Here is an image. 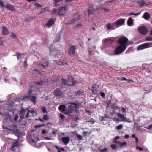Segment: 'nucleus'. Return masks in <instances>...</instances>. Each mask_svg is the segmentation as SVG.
Segmentation results:
<instances>
[{"label": "nucleus", "instance_id": "774afa93", "mask_svg": "<svg viewBox=\"0 0 152 152\" xmlns=\"http://www.w3.org/2000/svg\"><path fill=\"white\" fill-rule=\"evenodd\" d=\"M45 10V9H43L41 11V12H40V14H42L43 13V12H44Z\"/></svg>", "mask_w": 152, "mask_h": 152}, {"label": "nucleus", "instance_id": "393cba45", "mask_svg": "<svg viewBox=\"0 0 152 152\" xmlns=\"http://www.w3.org/2000/svg\"><path fill=\"white\" fill-rule=\"evenodd\" d=\"M69 82H70V85H69V87L67 88V89H70L71 88L72 86H74L75 87V86L77 85V82L76 81L74 80H69Z\"/></svg>", "mask_w": 152, "mask_h": 152}, {"label": "nucleus", "instance_id": "e2e57ef3", "mask_svg": "<svg viewBox=\"0 0 152 152\" xmlns=\"http://www.w3.org/2000/svg\"><path fill=\"white\" fill-rule=\"evenodd\" d=\"M124 138L125 139H128L129 138V136L128 135L126 134Z\"/></svg>", "mask_w": 152, "mask_h": 152}, {"label": "nucleus", "instance_id": "0e129e2a", "mask_svg": "<svg viewBox=\"0 0 152 152\" xmlns=\"http://www.w3.org/2000/svg\"><path fill=\"white\" fill-rule=\"evenodd\" d=\"M45 139L47 140H51V138L50 137H45Z\"/></svg>", "mask_w": 152, "mask_h": 152}, {"label": "nucleus", "instance_id": "72a5a7b5", "mask_svg": "<svg viewBox=\"0 0 152 152\" xmlns=\"http://www.w3.org/2000/svg\"><path fill=\"white\" fill-rule=\"evenodd\" d=\"M83 90H79L77 91V92L75 94L76 96H78L83 95Z\"/></svg>", "mask_w": 152, "mask_h": 152}, {"label": "nucleus", "instance_id": "c85d7f7f", "mask_svg": "<svg viewBox=\"0 0 152 152\" xmlns=\"http://www.w3.org/2000/svg\"><path fill=\"white\" fill-rule=\"evenodd\" d=\"M137 4L140 7H142L145 6L146 4L145 2L143 0H140L137 2Z\"/></svg>", "mask_w": 152, "mask_h": 152}, {"label": "nucleus", "instance_id": "a18cd8bd", "mask_svg": "<svg viewBox=\"0 0 152 152\" xmlns=\"http://www.w3.org/2000/svg\"><path fill=\"white\" fill-rule=\"evenodd\" d=\"M110 106V101L109 102H107L106 106V108L107 110L109 109V107Z\"/></svg>", "mask_w": 152, "mask_h": 152}, {"label": "nucleus", "instance_id": "13d9d810", "mask_svg": "<svg viewBox=\"0 0 152 152\" xmlns=\"http://www.w3.org/2000/svg\"><path fill=\"white\" fill-rule=\"evenodd\" d=\"M104 10L106 12H108L110 11V10L107 8H104Z\"/></svg>", "mask_w": 152, "mask_h": 152}, {"label": "nucleus", "instance_id": "8fccbe9b", "mask_svg": "<svg viewBox=\"0 0 152 152\" xmlns=\"http://www.w3.org/2000/svg\"><path fill=\"white\" fill-rule=\"evenodd\" d=\"M100 94L101 96L104 98H105V94L103 92H100Z\"/></svg>", "mask_w": 152, "mask_h": 152}, {"label": "nucleus", "instance_id": "9b49d317", "mask_svg": "<svg viewBox=\"0 0 152 152\" xmlns=\"http://www.w3.org/2000/svg\"><path fill=\"white\" fill-rule=\"evenodd\" d=\"M104 44L106 47H110L112 45L113 40L111 38H105L103 41Z\"/></svg>", "mask_w": 152, "mask_h": 152}, {"label": "nucleus", "instance_id": "4d7b16f0", "mask_svg": "<svg viewBox=\"0 0 152 152\" xmlns=\"http://www.w3.org/2000/svg\"><path fill=\"white\" fill-rule=\"evenodd\" d=\"M120 110H121V111L123 113L126 112V110L124 108L121 107V109H120Z\"/></svg>", "mask_w": 152, "mask_h": 152}, {"label": "nucleus", "instance_id": "e433bc0d", "mask_svg": "<svg viewBox=\"0 0 152 152\" xmlns=\"http://www.w3.org/2000/svg\"><path fill=\"white\" fill-rule=\"evenodd\" d=\"M127 143L126 142H120L119 145L121 147H122L123 146H126L127 145Z\"/></svg>", "mask_w": 152, "mask_h": 152}, {"label": "nucleus", "instance_id": "bf43d9fd", "mask_svg": "<svg viewBox=\"0 0 152 152\" xmlns=\"http://www.w3.org/2000/svg\"><path fill=\"white\" fill-rule=\"evenodd\" d=\"M136 149H138L139 151H142V149L141 147H139L138 146H137L136 147Z\"/></svg>", "mask_w": 152, "mask_h": 152}, {"label": "nucleus", "instance_id": "473e14b6", "mask_svg": "<svg viewBox=\"0 0 152 152\" xmlns=\"http://www.w3.org/2000/svg\"><path fill=\"white\" fill-rule=\"evenodd\" d=\"M107 117L106 115L104 116H101L100 118V120L101 121H107Z\"/></svg>", "mask_w": 152, "mask_h": 152}, {"label": "nucleus", "instance_id": "0eeeda50", "mask_svg": "<svg viewBox=\"0 0 152 152\" xmlns=\"http://www.w3.org/2000/svg\"><path fill=\"white\" fill-rule=\"evenodd\" d=\"M0 5L1 7H5L9 10L14 11L15 10L14 6L10 4H7L5 6L3 2L1 0H0Z\"/></svg>", "mask_w": 152, "mask_h": 152}, {"label": "nucleus", "instance_id": "20e7f679", "mask_svg": "<svg viewBox=\"0 0 152 152\" xmlns=\"http://www.w3.org/2000/svg\"><path fill=\"white\" fill-rule=\"evenodd\" d=\"M32 91V90H30L29 93L26 95L23 98L21 97V99L25 101H26L29 99H31V101L34 104H35L36 102V97L35 96H32L31 94Z\"/></svg>", "mask_w": 152, "mask_h": 152}, {"label": "nucleus", "instance_id": "5701e85b", "mask_svg": "<svg viewBox=\"0 0 152 152\" xmlns=\"http://www.w3.org/2000/svg\"><path fill=\"white\" fill-rule=\"evenodd\" d=\"M76 47L75 45H73L70 47L69 49L68 52L70 54H73L75 53V50Z\"/></svg>", "mask_w": 152, "mask_h": 152}, {"label": "nucleus", "instance_id": "a211bd4d", "mask_svg": "<svg viewBox=\"0 0 152 152\" xmlns=\"http://www.w3.org/2000/svg\"><path fill=\"white\" fill-rule=\"evenodd\" d=\"M12 146L10 148V150L11 151H15L18 149V147L19 145L18 142V141L16 140L13 142Z\"/></svg>", "mask_w": 152, "mask_h": 152}, {"label": "nucleus", "instance_id": "b1692460", "mask_svg": "<svg viewBox=\"0 0 152 152\" xmlns=\"http://www.w3.org/2000/svg\"><path fill=\"white\" fill-rule=\"evenodd\" d=\"M58 109L62 113L65 114L66 110V106L65 105L63 104L60 105Z\"/></svg>", "mask_w": 152, "mask_h": 152}, {"label": "nucleus", "instance_id": "de8ad7c7", "mask_svg": "<svg viewBox=\"0 0 152 152\" xmlns=\"http://www.w3.org/2000/svg\"><path fill=\"white\" fill-rule=\"evenodd\" d=\"M140 13H134L132 12H131L129 14V15H133L135 16H137L139 15L140 14Z\"/></svg>", "mask_w": 152, "mask_h": 152}, {"label": "nucleus", "instance_id": "338daca9", "mask_svg": "<svg viewBox=\"0 0 152 152\" xmlns=\"http://www.w3.org/2000/svg\"><path fill=\"white\" fill-rule=\"evenodd\" d=\"M63 0H54V1L56 3H57L60 1H62Z\"/></svg>", "mask_w": 152, "mask_h": 152}, {"label": "nucleus", "instance_id": "9d476101", "mask_svg": "<svg viewBox=\"0 0 152 152\" xmlns=\"http://www.w3.org/2000/svg\"><path fill=\"white\" fill-rule=\"evenodd\" d=\"M39 76H41V80L39 81V85H43L44 82L47 81V80L45 79V75L42 74L41 73H40L39 72Z\"/></svg>", "mask_w": 152, "mask_h": 152}, {"label": "nucleus", "instance_id": "6e6d98bb", "mask_svg": "<svg viewBox=\"0 0 152 152\" xmlns=\"http://www.w3.org/2000/svg\"><path fill=\"white\" fill-rule=\"evenodd\" d=\"M60 117L62 119V120H64L65 118L64 115L63 114H60Z\"/></svg>", "mask_w": 152, "mask_h": 152}, {"label": "nucleus", "instance_id": "f3484780", "mask_svg": "<svg viewBox=\"0 0 152 152\" xmlns=\"http://www.w3.org/2000/svg\"><path fill=\"white\" fill-rule=\"evenodd\" d=\"M125 20L124 19H120L117 20L115 22L116 27L118 28L123 25L125 22Z\"/></svg>", "mask_w": 152, "mask_h": 152}, {"label": "nucleus", "instance_id": "39448f33", "mask_svg": "<svg viewBox=\"0 0 152 152\" xmlns=\"http://www.w3.org/2000/svg\"><path fill=\"white\" fill-rule=\"evenodd\" d=\"M31 144L37 148H38V145L37 143V141L38 140L37 133V132L36 133H33L31 134Z\"/></svg>", "mask_w": 152, "mask_h": 152}, {"label": "nucleus", "instance_id": "a19ab883", "mask_svg": "<svg viewBox=\"0 0 152 152\" xmlns=\"http://www.w3.org/2000/svg\"><path fill=\"white\" fill-rule=\"evenodd\" d=\"M90 90L92 91V93L93 94H96V92L95 91H96V89L94 86H92L91 88L90 89Z\"/></svg>", "mask_w": 152, "mask_h": 152}, {"label": "nucleus", "instance_id": "58836bf2", "mask_svg": "<svg viewBox=\"0 0 152 152\" xmlns=\"http://www.w3.org/2000/svg\"><path fill=\"white\" fill-rule=\"evenodd\" d=\"M91 7H89L88 11V13L89 16L92 13V12L94 11V10H91Z\"/></svg>", "mask_w": 152, "mask_h": 152}, {"label": "nucleus", "instance_id": "412c9836", "mask_svg": "<svg viewBox=\"0 0 152 152\" xmlns=\"http://www.w3.org/2000/svg\"><path fill=\"white\" fill-rule=\"evenodd\" d=\"M107 28L108 29H115V28H116V26L115 24V22L112 23H108L107 25Z\"/></svg>", "mask_w": 152, "mask_h": 152}, {"label": "nucleus", "instance_id": "bb28decb", "mask_svg": "<svg viewBox=\"0 0 152 152\" xmlns=\"http://www.w3.org/2000/svg\"><path fill=\"white\" fill-rule=\"evenodd\" d=\"M49 119V116L47 114H45L43 115L42 118H39V120L41 121V122H43L44 121L48 120Z\"/></svg>", "mask_w": 152, "mask_h": 152}, {"label": "nucleus", "instance_id": "49530a36", "mask_svg": "<svg viewBox=\"0 0 152 152\" xmlns=\"http://www.w3.org/2000/svg\"><path fill=\"white\" fill-rule=\"evenodd\" d=\"M121 80L124 81H127L128 83L130 82V80L127 79L126 78L124 77H121Z\"/></svg>", "mask_w": 152, "mask_h": 152}, {"label": "nucleus", "instance_id": "c03bdc74", "mask_svg": "<svg viewBox=\"0 0 152 152\" xmlns=\"http://www.w3.org/2000/svg\"><path fill=\"white\" fill-rule=\"evenodd\" d=\"M145 39L147 41H152V37H148L146 38Z\"/></svg>", "mask_w": 152, "mask_h": 152}, {"label": "nucleus", "instance_id": "a878e982", "mask_svg": "<svg viewBox=\"0 0 152 152\" xmlns=\"http://www.w3.org/2000/svg\"><path fill=\"white\" fill-rule=\"evenodd\" d=\"M2 33L4 35H7L10 33V32L6 27L3 26Z\"/></svg>", "mask_w": 152, "mask_h": 152}, {"label": "nucleus", "instance_id": "3c124183", "mask_svg": "<svg viewBox=\"0 0 152 152\" xmlns=\"http://www.w3.org/2000/svg\"><path fill=\"white\" fill-rule=\"evenodd\" d=\"M42 111L44 113H47V112L46 110V108L45 107H43L42 108Z\"/></svg>", "mask_w": 152, "mask_h": 152}, {"label": "nucleus", "instance_id": "603ef678", "mask_svg": "<svg viewBox=\"0 0 152 152\" xmlns=\"http://www.w3.org/2000/svg\"><path fill=\"white\" fill-rule=\"evenodd\" d=\"M11 34L12 35L11 37H12V38L15 39L17 38L16 35L14 33H11Z\"/></svg>", "mask_w": 152, "mask_h": 152}, {"label": "nucleus", "instance_id": "37998d69", "mask_svg": "<svg viewBox=\"0 0 152 152\" xmlns=\"http://www.w3.org/2000/svg\"><path fill=\"white\" fill-rule=\"evenodd\" d=\"M111 147L113 150H115L117 149V146L115 144L111 145Z\"/></svg>", "mask_w": 152, "mask_h": 152}, {"label": "nucleus", "instance_id": "1a4fd4ad", "mask_svg": "<svg viewBox=\"0 0 152 152\" xmlns=\"http://www.w3.org/2000/svg\"><path fill=\"white\" fill-rule=\"evenodd\" d=\"M117 115L118 117L120 118L122 121L128 122L129 123L132 122V121L130 119H129L128 118H126L125 116H124L123 114H121L120 113H118L117 114Z\"/></svg>", "mask_w": 152, "mask_h": 152}, {"label": "nucleus", "instance_id": "f03ea898", "mask_svg": "<svg viewBox=\"0 0 152 152\" xmlns=\"http://www.w3.org/2000/svg\"><path fill=\"white\" fill-rule=\"evenodd\" d=\"M128 39L125 37L120 38L118 41L120 45L115 49L114 54L118 55L124 52L128 46Z\"/></svg>", "mask_w": 152, "mask_h": 152}, {"label": "nucleus", "instance_id": "7c9ffc66", "mask_svg": "<svg viewBox=\"0 0 152 152\" xmlns=\"http://www.w3.org/2000/svg\"><path fill=\"white\" fill-rule=\"evenodd\" d=\"M150 17V15L148 12H145L143 16V18L146 20H148Z\"/></svg>", "mask_w": 152, "mask_h": 152}, {"label": "nucleus", "instance_id": "aec40b11", "mask_svg": "<svg viewBox=\"0 0 152 152\" xmlns=\"http://www.w3.org/2000/svg\"><path fill=\"white\" fill-rule=\"evenodd\" d=\"M74 108L72 106H69L68 109H66L65 114L66 115H69L70 113H72L74 111Z\"/></svg>", "mask_w": 152, "mask_h": 152}, {"label": "nucleus", "instance_id": "4468645a", "mask_svg": "<svg viewBox=\"0 0 152 152\" xmlns=\"http://www.w3.org/2000/svg\"><path fill=\"white\" fill-rule=\"evenodd\" d=\"M50 53L51 55H53L55 58H58V56L60 55V51L56 49H54L52 51L50 50Z\"/></svg>", "mask_w": 152, "mask_h": 152}, {"label": "nucleus", "instance_id": "680f3d73", "mask_svg": "<svg viewBox=\"0 0 152 152\" xmlns=\"http://www.w3.org/2000/svg\"><path fill=\"white\" fill-rule=\"evenodd\" d=\"M82 26V24H78L76 25V27L77 28H79L80 27H81Z\"/></svg>", "mask_w": 152, "mask_h": 152}, {"label": "nucleus", "instance_id": "4c0bfd02", "mask_svg": "<svg viewBox=\"0 0 152 152\" xmlns=\"http://www.w3.org/2000/svg\"><path fill=\"white\" fill-rule=\"evenodd\" d=\"M23 54L21 53H17L15 56H17V59H19L21 58V56Z\"/></svg>", "mask_w": 152, "mask_h": 152}, {"label": "nucleus", "instance_id": "7ed1b4c3", "mask_svg": "<svg viewBox=\"0 0 152 152\" xmlns=\"http://www.w3.org/2000/svg\"><path fill=\"white\" fill-rule=\"evenodd\" d=\"M49 64V60L47 58H43L39 61V66L42 70L47 68Z\"/></svg>", "mask_w": 152, "mask_h": 152}, {"label": "nucleus", "instance_id": "5fc2aeb1", "mask_svg": "<svg viewBox=\"0 0 152 152\" xmlns=\"http://www.w3.org/2000/svg\"><path fill=\"white\" fill-rule=\"evenodd\" d=\"M149 130L152 129V124L150 125L148 127H145Z\"/></svg>", "mask_w": 152, "mask_h": 152}, {"label": "nucleus", "instance_id": "c756f323", "mask_svg": "<svg viewBox=\"0 0 152 152\" xmlns=\"http://www.w3.org/2000/svg\"><path fill=\"white\" fill-rule=\"evenodd\" d=\"M57 64L58 65L61 66L67 64L66 61L65 60L59 61L57 63Z\"/></svg>", "mask_w": 152, "mask_h": 152}, {"label": "nucleus", "instance_id": "6ab92c4d", "mask_svg": "<svg viewBox=\"0 0 152 152\" xmlns=\"http://www.w3.org/2000/svg\"><path fill=\"white\" fill-rule=\"evenodd\" d=\"M55 21V19H50L46 24V26L48 28L50 27L53 25L54 24Z\"/></svg>", "mask_w": 152, "mask_h": 152}, {"label": "nucleus", "instance_id": "09e8293b", "mask_svg": "<svg viewBox=\"0 0 152 152\" xmlns=\"http://www.w3.org/2000/svg\"><path fill=\"white\" fill-rule=\"evenodd\" d=\"M107 148H104L103 149L99 150V151L100 152H107Z\"/></svg>", "mask_w": 152, "mask_h": 152}, {"label": "nucleus", "instance_id": "f257e3e1", "mask_svg": "<svg viewBox=\"0 0 152 152\" xmlns=\"http://www.w3.org/2000/svg\"><path fill=\"white\" fill-rule=\"evenodd\" d=\"M12 112L13 115H15L14 120L15 121H16L18 118V115L19 113L20 115V118L22 119L25 117L28 118H29L35 114V111L32 109H26L22 110L20 112H19L18 110L15 109L14 110H12Z\"/></svg>", "mask_w": 152, "mask_h": 152}, {"label": "nucleus", "instance_id": "c9c22d12", "mask_svg": "<svg viewBox=\"0 0 152 152\" xmlns=\"http://www.w3.org/2000/svg\"><path fill=\"white\" fill-rule=\"evenodd\" d=\"M57 36H58V37H56V38L54 40V43H56L58 42L59 41L60 39V34L58 33L56 34Z\"/></svg>", "mask_w": 152, "mask_h": 152}, {"label": "nucleus", "instance_id": "f8f14e48", "mask_svg": "<svg viewBox=\"0 0 152 152\" xmlns=\"http://www.w3.org/2000/svg\"><path fill=\"white\" fill-rule=\"evenodd\" d=\"M121 107L118 106L113 105L111 106V113L112 114H115L118 111L120 110Z\"/></svg>", "mask_w": 152, "mask_h": 152}, {"label": "nucleus", "instance_id": "2f4dec72", "mask_svg": "<svg viewBox=\"0 0 152 152\" xmlns=\"http://www.w3.org/2000/svg\"><path fill=\"white\" fill-rule=\"evenodd\" d=\"M133 20L131 18H129L127 22V25L130 26H132L133 25Z\"/></svg>", "mask_w": 152, "mask_h": 152}, {"label": "nucleus", "instance_id": "69168bd1", "mask_svg": "<svg viewBox=\"0 0 152 152\" xmlns=\"http://www.w3.org/2000/svg\"><path fill=\"white\" fill-rule=\"evenodd\" d=\"M135 142L137 143V144H138V139L137 137H135Z\"/></svg>", "mask_w": 152, "mask_h": 152}, {"label": "nucleus", "instance_id": "ea45409f", "mask_svg": "<svg viewBox=\"0 0 152 152\" xmlns=\"http://www.w3.org/2000/svg\"><path fill=\"white\" fill-rule=\"evenodd\" d=\"M58 12L57 10L55 9H53V10L51 12V13L53 15H55Z\"/></svg>", "mask_w": 152, "mask_h": 152}, {"label": "nucleus", "instance_id": "423d86ee", "mask_svg": "<svg viewBox=\"0 0 152 152\" xmlns=\"http://www.w3.org/2000/svg\"><path fill=\"white\" fill-rule=\"evenodd\" d=\"M151 47H152V43H146L140 45L138 47L137 50H140L148 48Z\"/></svg>", "mask_w": 152, "mask_h": 152}, {"label": "nucleus", "instance_id": "f704fd0d", "mask_svg": "<svg viewBox=\"0 0 152 152\" xmlns=\"http://www.w3.org/2000/svg\"><path fill=\"white\" fill-rule=\"evenodd\" d=\"M120 137L119 136H116L115 137V138L114 139V140H113V142L116 144H118L119 145V143H120V142L118 141V140H117L118 139H119Z\"/></svg>", "mask_w": 152, "mask_h": 152}, {"label": "nucleus", "instance_id": "4be33fe9", "mask_svg": "<svg viewBox=\"0 0 152 152\" xmlns=\"http://www.w3.org/2000/svg\"><path fill=\"white\" fill-rule=\"evenodd\" d=\"M70 140V138L67 137H63L61 138L62 141L65 145H66L68 144Z\"/></svg>", "mask_w": 152, "mask_h": 152}, {"label": "nucleus", "instance_id": "ddd939ff", "mask_svg": "<svg viewBox=\"0 0 152 152\" xmlns=\"http://www.w3.org/2000/svg\"><path fill=\"white\" fill-rule=\"evenodd\" d=\"M53 94L55 96L58 98L62 97L63 96V93L58 88L56 89L55 90Z\"/></svg>", "mask_w": 152, "mask_h": 152}, {"label": "nucleus", "instance_id": "cd10ccee", "mask_svg": "<svg viewBox=\"0 0 152 152\" xmlns=\"http://www.w3.org/2000/svg\"><path fill=\"white\" fill-rule=\"evenodd\" d=\"M80 19V17L79 15H78L77 17L72 20L70 22V24H74L77 21L79 20Z\"/></svg>", "mask_w": 152, "mask_h": 152}, {"label": "nucleus", "instance_id": "6e6552de", "mask_svg": "<svg viewBox=\"0 0 152 152\" xmlns=\"http://www.w3.org/2000/svg\"><path fill=\"white\" fill-rule=\"evenodd\" d=\"M138 31L141 34L145 35L148 32V29L144 26H140L139 27Z\"/></svg>", "mask_w": 152, "mask_h": 152}, {"label": "nucleus", "instance_id": "2eb2a0df", "mask_svg": "<svg viewBox=\"0 0 152 152\" xmlns=\"http://www.w3.org/2000/svg\"><path fill=\"white\" fill-rule=\"evenodd\" d=\"M70 82L69 80L68 81H66L64 79H62L61 81V87L63 88L66 87L67 89V88L69 87V85H70Z\"/></svg>", "mask_w": 152, "mask_h": 152}, {"label": "nucleus", "instance_id": "79ce46f5", "mask_svg": "<svg viewBox=\"0 0 152 152\" xmlns=\"http://www.w3.org/2000/svg\"><path fill=\"white\" fill-rule=\"evenodd\" d=\"M123 127V125L122 124H119L118 126H117L115 128L118 130H119L121 129Z\"/></svg>", "mask_w": 152, "mask_h": 152}, {"label": "nucleus", "instance_id": "052dcab7", "mask_svg": "<svg viewBox=\"0 0 152 152\" xmlns=\"http://www.w3.org/2000/svg\"><path fill=\"white\" fill-rule=\"evenodd\" d=\"M77 137L80 140H82L83 139L82 137L80 135H77Z\"/></svg>", "mask_w": 152, "mask_h": 152}, {"label": "nucleus", "instance_id": "864d4df0", "mask_svg": "<svg viewBox=\"0 0 152 152\" xmlns=\"http://www.w3.org/2000/svg\"><path fill=\"white\" fill-rule=\"evenodd\" d=\"M27 59H26V60L24 62V67L26 68L28 66V64H27Z\"/></svg>", "mask_w": 152, "mask_h": 152}, {"label": "nucleus", "instance_id": "dca6fc26", "mask_svg": "<svg viewBox=\"0 0 152 152\" xmlns=\"http://www.w3.org/2000/svg\"><path fill=\"white\" fill-rule=\"evenodd\" d=\"M68 10L67 7L66 6H61L60 9V10L58 13V15L61 16L64 15L65 11Z\"/></svg>", "mask_w": 152, "mask_h": 152}]
</instances>
